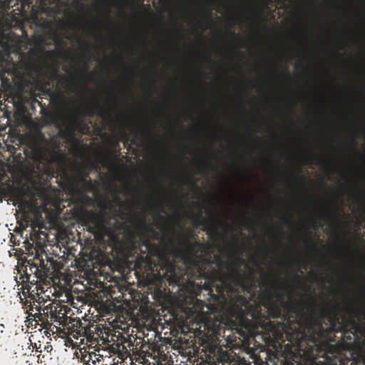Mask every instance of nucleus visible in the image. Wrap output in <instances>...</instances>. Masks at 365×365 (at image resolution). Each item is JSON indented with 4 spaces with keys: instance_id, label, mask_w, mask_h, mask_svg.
I'll list each match as a JSON object with an SVG mask.
<instances>
[{
    "instance_id": "nucleus-14",
    "label": "nucleus",
    "mask_w": 365,
    "mask_h": 365,
    "mask_svg": "<svg viewBox=\"0 0 365 365\" xmlns=\"http://www.w3.org/2000/svg\"><path fill=\"white\" fill-rule=\"evenodd\" d=\"M108 143L110 147V151L107 153L108 158H110L114 153L120 154L121 148L118 139L113 135H110L108 139Z\"/></svg>"
},
{
    "instance_id": "nucleus-21",
    "label": "nucleus",
    "mask_w": 365,
    "mask_h": 365,
    "mask_svg": "<svg viewBox=\"0 0 365 365\" xmlns=\"http://www.w3.org/2000/svg\"><path fill=\"white\" fill-rule=\"evenodd\" d=\"M121 137H122V138H126V139H125V142H124V143H125V145H126V144H128V141H129V139H128V136H127V134H126V132L125 131V130H122V131H121Z\"/></svg>"
},
{
    "instance_id": "nucleus-32",
    "label": "nucleus",
    "mask_w": 365,
    "mask_h": 365,
    "mask_svg": "<svg viewBox=\"0 0 365 365\" xmlns=\"http://www.w3.org/2000/svg\"><path fill=\"white\" fill-rule=\"evenodd\" d=\"M353 135V140H354V142H355L356 136H355V135H354V133H353V135Z\"/></svg>"
},
{
    "instance_id": "nucleus-8",
    "label": "nucleus",
    "mask_w": 365,
    "mask_h": 365,
    "mask_svg": "<svg viewBox=\"0 0 365 365\" xmlns=\"http://www.w3.org/2000/svg\"><path fill=\"white\" fill-rule=\"evenodd\" d=\"M61 310L58 311V307L56 306H53L52 304H49L48 305L44 306L43 308L38 304L36 305V312L34 313V318L38 319L39 321L44 322L46 321L48 322V314L50 315L51 322H58L59 324H61L60 317L57 314L59 313Z\"/></svg>"
},
{
    "instance_id": "nucleus-34",
    "label": "nucleus",
    "mask_w": 365,
    "mask_h": 365,
    "mask_svg": "<svg viewBox=\"0 0 365 365\" xmlns=\"http://www.w3.org/2000/svg\"><path fill=\"white\" fill-rule=\"evenodd\" d=\"M208 15H209V17H210V18H211V16H212V12H211V11H210V12L208 13Z\"/></svg>"
},
{
    "instance_id": "nucleus-27",
    "label": "nucleus",
    "mask_w": 365,
    "mask_h": 365,
    "mask_svg": "<svg viewBox=\"0 0 365 365\" xmlns=\"http://www.w3.org/2000/svg\"><path fill=\"white\" fill-rule=\"evenodd\" d=\"M55 53H56V51L54 50H52V51L48 52L49 55H54Z\"/></svg>"
},
{
    "instance_id": "nucleus-19",
    "label": "nucleus",
    "mask_w": 365,
    "mask_h": 365,
    "mask_svg": "<svg viewBox=\"0 0 365 365\" xmlns=\"http://www.w3.org/2000/svg\"><path fill=\"white\" fill-rule=\"evenodd\" d=\"M143 227L145 228V230L148 232H150L152 234H153L155 235V237H158L160 235L159 232L155 231L151 227H150L149 225H143Z\"/></svg>"
},
{
    "instance_id": "nucleus-23",
    "label": "nucleus",
    "mask_w": 365,
    "mask_h": 365,
    "mask_svg": "<svg viewBox=\"0 0 365 365\" xmlns=\"http://www.w3.org/2000/svg\"><path fill=\"white\" fill-rule=\"evenodd\" d=\"M155 217L156 218L160 220H163V221H167V219L162 215H160V213L157 212L155 214Z\"/></svg>"
},
{
    "instance_id": "nucleus-2",
    "label": "nucleus",
    "mask_w": 365,
    "mask_h": 365,
    "mask_svg": "<svg viewBox=\"0 0 365 365\" xmlns=\"http://www.w3.org/2000/svg\"><path fill=\"white\" fill-rule=\"evenodd\" d=\"M237 261L238 264L230 263L227 265L229 273H223L213 267L212 262L210 260L205 264H197V277L205 279V282L201 285V289L207 291L211 297H214L215 289L218 296L224 297L225 292H232V282L245 288L247 277L240 267L244 263V259L239 257Z\"/></svg>"
},
{
    "instance_id": "nucleus-12",
    "label": "nucleus",
    "mask_w": 365,
    "mask_h": 365,
    "mask_svg": "<svg viewBox=\"0 0 365 365\" xmlns=\"http://www.w3.org/2000/svg\"><path fill=\"white\" fill-rule=\"evenodd\" d=\"M28 298H29V300L26 299L24 304V308L27 309L29 315L34 317L33 312H36V305H41V302H39L40 299L38 298L37 295L32 293L29 294Z\"/></svg>"
},
{
    "instance_id": "nucleus-30",
    "label": "nucleus",
    "mask_w": 365,
    "mask_h": 365,
    "mask_svg": "<svg viewBox=\"0 0 365 365\" xmlns=\"http://www.w3.org/2000/svg\"><path fill=\"white\" fill-rule=\"evenodd\" d=\"M253 272H254V270L252 269V272H251V274H250V277L252 278V279H253V277H252Z\"/></svg>"
},
{
    "instance_id": "nucleus-24",
    "label": "nucleus",
    "mask_w": 365,
    "mask_h": 365,
    "mask_svg": "<svg viewBox=\"0 0 365 365\" xmlns=\"http://www.w3.org/2000/svg\"><path fill=\"white\" fill-rule=\"evenodd\" d=\"M230 34L235 38H240L239 34H236L235 32L230 30Z\"/></svg>"
},
{
    "instance_id": "nucleus-20",
    "label": "nucleus",
    "mask_w": 365,
    "mask_h": 365,
    "mask_svg": "<svg viewBox=\"0 0 365 365\" xmlns=\"http://www.w3.org/2000/svg\"><path fill=\"white\" fill-rule=\"evenodd\" d=\"M305 242L308 245H309L310 246H312V247L313 249H314L316 251H318V248H317V244H315L311 239L310 237H309L308 239H306L305 240Z\"/></svg>"
},
{
    "instance_id": "nucleus-10",
    "label": "nucleus",
    "mask_w": 365,
    "mask_h": 365,
    "mask_svg": "<svg viewBox=\"0 0 365 365\" xmlns=\"http://www.w3.org/2000/svg\"><path fill=\"white\" fill-rule=\"evenodd\" d=\"M23 278V282H29L31 283V284L32 285H35V287L32 289V287L30 286V285H28L29 288H28V293L30 294V293H32V294H35V295H37L38 298L40 299L41 297H39V293H38V291L40 290L41 291V293H44L45 291L43 289V287L41 286V284H38L37 282L39 281V279H33L32 281H31V277H30V274L28 273V268H26V272H25V275L22 277Z\"/></svg>"
},
{
    "instance_id": "nucleus-22",
    "label": "nucleus",
    "mask_w": 365,
    "mask_h": 365,
    "mask_svg": "<svg viewBox=\"0 0 365 365\" xmlns=\"http://www.w3.org/2000/svg\"><path fill=\"white\" fill-rule=\"evenodd\" d=\"M143 131L145 134H148L151 137H156L155 133L150 130H144Z\"/></svg>"
},
{
    "instance_id": "nucleus-29",
    "label": "nucleus",
    "mask_w": 365,
    "mask_h": 365,
    "mask_svg": "<svg viewBox=\"0 0 365 365\" xmlns=\"http://www.w3.org/2000/svg\"><path fill=\"white\" fill-rule=\"evenodd\" d=\"M327 215L330 217L332 215V212L331 211H327Z\"/></svg>"
},
{
    "instance_id": "nucleus-3",
    "label": "nucleus",
    "mask_w": 365,
    "mask_h": 365,
    "mask_svg": "<svg viewBox=\"0 0 365 365\" xmlns=\"http://www.w3.org/2000/svg\"><path fill=\"white\" fill-rule=\"evenodd\" d=\"M21 36L10 27L0 24V81L13 62L11 54L20 48Z\"/></svg>"
},
{
    "instance_id": "nucleus-1",
    "label": "nucleus",
    "mask_w": 365,
    "mask_h": 365,
    "mask_svg": "<svg viewBox=\"0 0 365 365\" xmlns=\"http://www.w3.org/2000/svg\"><path fill=\"white\" fill-rule=\"evenodd\" d=\"M307 304L312 314H307L294 307L287 308L282 313L279 307L271 309L273 318H282V328L288 341L301 349L303 342L318 349L320 344L327 347V341H334L336 334H341L340 338L348 343L354 342L359 335L365 334V309L361 310L357 307L335 303L328 309H324L315 318L314 307L317 305L314 297L310 294Z\"/></svg>"
},
{
    "instance_id": "nucleus-18",
    "label": "nucleus",
    "mask_w": 365,
    "mask_h": 365,
    "mask_svg": "<svg viewBox=\"0 0 365 365\" xmlns=\"http://www.w3.org/2000/svg\"><path fill=\"white\" fill-rule=\"evenodd\" d=\"M203 230L207 231V234L209 235H217V230L215 227L206 225L204 227Z\"/></svg>"
},
{
    "instance_id": "nucleus-13",
    "label": "nucleus",
    "mask_w": 365,
    "mask_h": 365,
    "mask_svg": "<svg viewBox=\"0 0 365 365\" xmlns=\"http://www.w3.org/2000/svg\"><path fill=\"white\" fill-rule=\"evenodd\" d=\"M185 244L187 252L192 256H197L200 250H205L207 247L206 243L197 241L191 242L189 240H186Z\"/></svg>"
},
{
    "instance_id": "nucleus-35",
    "label": "nucleus",
    "mask_w": 365,
    "mask_h": 365,
    "mask_svg": "<svg viewBox=\"0 0 365 365\" xmlns=\"http://www.w3.org/2000/svg\"><path fill=\"white\" fill-rule=\"evenodd\" d=\"M145 274H146L145 272ZM143 277H145L144 272H143Z\"/></svg>"
},
{
    "instance_id": "nucleus-28",
    "label": "nucleus",
    "mask_w": 365,
    "mask_h": 365,
    "mask_svg": "<svg viewBox=\"0 0 365 365\" xmlns=\"http://www.w3.org/2000/svg\"><path fill=\"white\" fill-rule=\"evenodd\" d=\"M304 289H305L306 290H309V289H310V287H309V286H308L307 284H304Z\"/></svg>"
},
{
    "instance_id": "nucleus-16",
    "label": "nucleus",
    "mask_w": 365,
    "mask_h": 365,
    "mask_svg": "<svg viewBox=\"0 0 365 365\" xmlns=\"http://www.w3.org/2000/svg\"><path fill=\"white\" fill-rule=\"evenodd\" d=\"M168 272H170V281L177 283L180 279V275L175 273V267H170Z\"/></svg>"
},
{
    "instance_id": "nucleus-26",
    "label": "nucleus",
    "mask_w": 365,
    "mask_h": 365,
    "mask_svg": "<svg viewBox=\"0 0 365 365\" xmlns=\"http://www.w3.org/2000/svg\"><path fill=\"white\" fill-rule=\"evenodd\" d=\"M282 284H283V285H284V286H286V287H289V288H290V287H291V284H290L287 281H284V282H282Z\"/></svg>"
},
{
    "instance_id": "nucleus-9",
    "label": "nucleus",
    "mask_w": 365,
    "mask_h": 365,
    "mask_svg": "<svg viewBox=\"0 0 365 365\" xmlns=\"http://www.w3.org/2000/svg\"><path fill=\"white\" fill-rule=\"evenodd\" d=\"M71 180L74 187L81 188L83 190H93L96 183V181L88 178V173L83 169H79L77 173L72 177Z\"/></svg>"
},
{
    "instance_id": "nucleus-7",
    "label": "nucleus",
    "mask_w": 365,
    "mask_h": 365,
    "mask_svg": "<svg viewBox=\"0 0 365 365\" xmlns=\"http://www.w3.org/2000/svg\"><path fill=\"white\" fill-rule=\"evenodd\" d=\"M21 212V220L20 226L23 229L27 227L31 223L33 225H37L38 221L41 219V213L37 211L35 207L29 201H23L19 206Z\"/></svg>"
},
{
    "instance_id": "nucleus-5",
    "label": "nucleus",
    "mask_w": 365,
    "mask_h": 365,
    "mask_svg": "<svg viewBox=\"0 0 365 365\" xmlns=\"http://www.w3.org/2000/svg\"><path fill=\"white\" fill-rule=\"evenodd\" d=\"M143 246L145 247L146 253L145 256L142 255L138 258L136 266L140 269H144L146 272V280L148 282L149 274L158 269L160 247L149 239L143 240Z\"/></svg>"
},
{
    "instance_id": "nucleus-4",
    "label": "nucleus",
    "mask_w": 365,
    "mask_h": 365,
    "mask_svg": "<svg viewBox=\"0 0 365 365\" xmlns=\"http://www.w3.org/2000/svg\"><path fill=\"white\" fill-rule=\"evenodd\" d=\"M83 225L99 242L104 241L105 237H108L109 240L113 241L115 245L118 244L120 245L123 243L118 237L114 236L111 229L107 225V222L100 215L96 213L88 215L84 220Z\"/></svg>"
},
{
    "instance_id": "nucleus-31",
    "label": "nucleus",
    "mask_w": 365,
    "mask_h": 365,
    "mask_svg": "<svg viewBox=\"0 0 365 365\" xmlns=\"http://www.w3.org/2000/svg\"><path fill=\"white\" fill-rule=\"evenodd\" d=\"M272 71H273L274 72H275V73H278V71H277L274 67H272Z\"/></svg>"
},
{
    "instance_id": "nucleus-15",
    "label": "nucleus",
    "mask_w": 365,
    "mask_h": 365,
    "mask_svg": "<svg viewBox=\"0 0 365 365\" xmlns=\"http://www.w3.org/2000/svg\"><path fill=\"white\" fill-rule=\"evenodd\" d=\"M28 265H26V267H29L28 269V273L30 274V276L31 274L34 275V278L39 279V282H41V274L39 272L38 266L37 264V262L29 260L27 262Z\"/></svg>"
},
{
    "instance_id": "nucleus-17",
    "label": "nucleus",
    "mask_w": 365,
    "mask_h": 365,
    "mask_svg": "<svg viewBox=\"0 0 365 365\" xmlns=\"http://www.w3.org/2000/svg\"><path fill=\"white\" fill-rule=\"evenodd\" d=\"M0 1L2 3L4 6L10 8L15 6L18 2V0H0Z\"/></svg>"
},
{
    "instance_id": "nucleus-36",
    "label": "nucleus",
    "mask_w": 365,
    "mask_h": 365,
    "mask_svg": "<svg viewBox=\"0 0 365 365\" xmlns=\"http://www.w3.org/2000/svg\"><path fill=\"white\" fill-rule=\"evenodd\" d=\"M302 267H303L304 269H306V265L304 264Z\"/></svg>"
},
{
    "instance_id": "nucleus-25",
    "label": "nucleus",
    "mask_w": 365,
    "mask_h": 365,
    "mask_svg": "<svg viewBox=\"0 0 365 365\" xmlns=\"http://www.w3.org/2000/svg\"><path fill=\"white\" fill-rule=\"evenodd\" d=\"M284 222H285L286 223H288V224H292V222L291 218H290V217H289V216H287V217H284Z\"/></svg>"
},
{
    "instance_id": "nucleus-6",
    "label": "nucleus",
    "mask_w": 365,
    "mask_h": 365,
    "mask_svg": "<svg viewBox=\"0 0 365 365\" xmlns=\"http://www.w3.org/2000/svg\"><path fill=\"white\" fill-rule=\"evenodd\" d=\"M45 257L46 259H44L36 256L34 258V260L37 262L38 266L41 282L45 285H49L53 281L56 270L58 269L59 262L47 255H45Z\"/></svg>"
},
{
    "instance_id": "nucleus-33",
    "label": "nucleus",
    "mask_w": 365,
    "mask_h": 365,
    "mask_svg": "<svg viewBox=\"0 0 365 365\" xmlns=\"http://www.w3.org/2000/svg\"><path fill=\"white\" fill-rule=\"evenodd\" d=\"M115 6H121V4H119V3H118V4H115Z\"/></svg>"
},
{
    "instance_id": "nucleus-11",
    "label": "nucleus",
    "mask_w": 365,
    "mask_h": 365,
    "mask_svg": "<svg viewBox=\"0 0 365 365\" xmlns=\"http://www.w3.org/2000/svg\"><path fill=\"white\" fill-rule=\"evenodd\" d=\"M86 110V114L89 116L93 115L95 110L97 114L103 119L110 117L109 110L105 107L102 106L98 101H96L93 106H88Z\"/></svg>"
}]
</instances>
